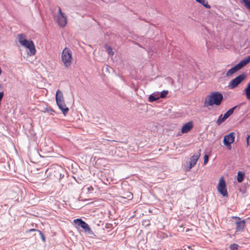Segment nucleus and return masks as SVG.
<instances>
[{
	"label": "nucleus",
	"instance_id": "39448f33",
	"mask_svg": "<svg viewBox=\"0 0 250 250\" xmlns=\"http://www.w3.org/2000/svg\"><path fill=\"white\" fill-rule=\"evenodd\" d=\"M217 189L218 191L223 196H228V192L226 189V185L225 181L223 177H221L218 185Z\"/></svg>",
	"mask_w": 250,
	"mask_h": 250
},
{
	"label": "nucleus",
	"instance_id": "423d86ee",
	"mask_svg": "<svg viewBox=\"0 0 250 250\" xmlns=\"http://www.w3.org/2000/svg\"><path fill=\"white\" fill-rule=\"evenodd\" d=\"M234 132H230L228 135H225L223 139V143L226 146L230 147L231 144L234 141L235 136Z\"/></svg>",
	"mask_w": 250,
	"mask_h": 250
},
{
	"label": "nucleus",
	"instance_id": "473e14b6",
	"mask_svg": "<svg viewBox=\"0 0 250 250\" xmlns=\"http://www.w3.org/2000/svg\"><path fill=\"white\" fill-rule=\"evenodd\" d=\"M208 161V156L205 155L204 157V164L206 165Z\"/></svg>",
	"mask_w": 250,
	"mask_h": 250
},
{
	"label": "nucleus",
	"instance_id": "f8f14e48",
	"mask_svg": "<svg viewBox=\"0 0 250 250\" xmlns=\"http://www.w3.org/2000/svg\"><path fill=\"white\" fill-rule=\"evenodd\" d=\"M57 105L64 116H65L68 112L69 108L66 107L64 101L57 103Z\"/></svg>",
	"mask_w": 250,
	"mask_h": 250
},
{
	"label": "nucleus",
	"instance_id": "6ab92c4d",
	"mask_svg": "<svg viewBox=\"0 0 250 250\" xmlns=\"http://www.w3.org/2000/svg\"><path fill=\"white\" fill-rule=\"evenodd\" d=\"M244 175L245 174L244 172H242V171H240L238 172L237 176V180L238 182L240 183L244 180Z\"/></svg>",
	"mask_w": 250,
	"mask_h": 250
},
{
	"label": "nucleus",
	"instance_id": "c85d7f7f",
	"mask_svg": "<svg viewBox=\"0 0 250 250\" xmlns=\"http://www.w3.org/2000/svg\"><path fill=\"white\" fill-rule=\"evenodd\" d=\"M239 246L236 244H233L230 245L229 249L230 250H237Z\"/></svg>",
	"mask_w": 250,
	"mask_h": 250
},
{
	"label": "nucleus",
	"instance_id": "2eb2a0df",
	"mask_svg": "<svg viewBox=\"0 0 250 250\" xmlns=\"http://www.w3.org/2000/svg\"><path fill=\"white\" fill-rule=\"evenodd\" d=\"M250 62V56H248L246 58L240 61L237 65L241 69L242 67L246 65Z\"/></svg>",
	"mask_w": 250,
	"mask_h": 250
},
{
	"label": "nucleus",
	"instance_id": "4be33fe9",
	"mask_svg": "<svg viewBox=\"0 0 250 250\" xmlns=\"http://www.w3.org/2000/svg\"><path fill=\"white\" fill-rule=\"evenodd\" d=\"M247 98L250 100V82L248 83L247 87L245 89Z\"/></svg>",
	"mask_w": 250,
	"mask_h": 250
},
{
	"label": "nucleus",
	"instance_id": "7c9ffc66",
	"mask_svg": "<svg viewBox=\"0 0 250 250\" xmlns=\"http://www.w3.org/2000/svg\"><path fill=\"white\" fill-rule=\"evenodd\" d=\"M38 232H39V234L41 235V237L42 240L43 242H45V236L43 234V233L41 231V230H38Z\"/></svg>",
	"mask_w": 250,
	"mask_h": 250
},
{
	"label": "nucleus",
	"instance_id": "20e7f679",
	"mask_svg": "<svg viewBox=\"0 0 250 250\" xmlns=\"http://www.w3.org/2000/svg\"><path fill=\"white\" fill-rule=\"evenodd\" d=\"M246 77V75L243 73L232 80L228 85L229 89H232L237 87L245 79Z\"/></svg>",
	"mask_w": 250,
	"mask_h": 250
},
{
	"label": "nucleus",
	"instance_id": "f704fd0d",
	"mask_svg": "<svg viewBox=\"0 0 250 250\" xmlns=\"http://www.w3.org/2000/svg\"><path fill=\"white\" fill-rule=\"evenodd\" d=\"M59 15H65L64 13H62V11H61V9L60 7H59Z\"/></svg>",
	"mask_w": 250,
	"mask_h": 250
},
{
	"label": "nucleus",
	"instance_id": "a878e982",
	"mask_svg": "<svg viewBox=\"0 0 250 250\" xmlns=\"http://www.w3.org/2000/svg\"><path fill=\"white\" fill-rule=\"evenodd\" d=\"M124 198L128 200L132 199L133 198V194L130 192H127L125 194V196H124Z\"/></svg>",
	"mask_w": 250,
	"mask_h": 250
},
{
	"label": "nucleus",
	"instance_id": "ddd939ff",
	"mask_svg": "<svg viewBox=\"0 0 250 250\" xmlns=\"http://www.w3.org/2000/svg\"><path fill=\"white\" fill-rule=\"evenodd\" d=\"M58 23L60 26L63 27L67 23L66 18L65 15H58L57 19Z\"/></svg>",
	"mask_w": 250,
	"mask_h": 250
},
{
	"label": "nucleus",
	"instance_id": "cd10ccee",
	"mask_svg": "<svg viewBox=\"0 0 250 250\" xmlns=\"http://www.w3.org/2000/svg\"><path fill=\"white\" fill-rule=\"evenodd\" d=\"M168 91L167 90H163L162 91L161 93H160V95L159 94V97H160V98H165L167 94H168Z\"/></svg>",
	"mask_w": 250,
	"mask_h": 250
},
{
	"label": "nucleus",
	"instance_id": "1a4fd4ad",
	"mask_svg": "<svg viewBox=\"0 0 250 250\" xmlns=\"http://www.w3.org/2000/svg\"><path fill=\"white\" fill-rule=\"evenodd\" d=\"M193 127V124L192 121H189L183 125L181 128V132L186 133L189 132Z\"/></svg>",
	"mask_w": 250,
	"mask_h": 250
},
{
	"label": "nucleus",
	"instance_id": "2f4dec72",
	"mask_svg": "<svg viewBox=\"0 0 250 250\" xmlns=\"http://www.w3.org/2000/svg\"><path fill=\"white\" fill-rule=\"evenodd\" d=\"M150 224V221L149 220H145L143 221V225L146 226H148Z\"/></svg>",
	"mask_w": 250,
	"mask_h": 250
},
{
	"label": "nucleus",
	"instance_id": "bb28decb",
	"mask_svg": "<svg viewBox=\"0 0 250 250\" xmlns=\"http://www.w3.org/2000/svg\"><path fill=\"white\" fill-rule=\"evenodd\" d=\"M44 112H47L49 113L50 115H53L55 113V111L52 109L51 107H45L44 108Z\"/></svg>",
	"mask_w": 250,
	"mask_h": 250
},
{
	"label": "nucleus",
	"instance_id": "9d476101",
	"mask_svg": "<svg viewBox=\"0 0 250 250\" xmlns=\"http://www.w3.org/2000/svg\"><path fill=\"white\" fill-rule=\"evenodd\" d=\"M63 171V169L62 167L60 166H57L55 170L52 172V174H53L54 176L57 179H61L63 176H62V172Z\"/></svg>",
	"mask_w": 250,
	"mask_h": 250
},
{
	"label": "nucleus",
	"instance_id": "e433bc0d",
	"mask_svg": "<svg viewBox=\"0 0 250 250\" xmlns=\"http://www.w3.org/2000/svg\"><path fill=\"white\" fill-rule=\"evenodd\" d=\"M250 137V135H249L248 137L247 138L248 145L249 144V138Z\"/></svg>",
	"mask_w": 250,
	"mask_h": 250
},
{
	"label": "nucleus",
	"instance_id": "aec40b11",
	"mask_svg": "<svg viewBox=\"0 0 250 250\" xmlns=\"http://www.w3.org/2000/svg\"><path fill=\"white\" fill-rule=\"evenodd\" d=\"M197 2L202 4L203 6L206 7V8L209 9L210 8V6L208 4V1L206 0H195Z\"/></svg>",
	"mask_w": 250,
	"mask_h": 250
},
{
	"label": "nucleus",
	"instance_id": "412c9836",
	"mask_svg": "<svg viewBox=\"0 0 250 250\" xmlns=\"http://www.w3.org/2000/svg\"><path fill=\"white\" fill-rule=\"evenodd\" d=\"M227 118H225V116L222 114L220 115L216 121V124L218 125H220L222 123L224 122Z\"/></svg>",
	"mask_w": 250,
	"mask_h": 250
},
{
	"label": "nucleus",
	"instance_id": "dca6fc26",
	"mask_svg": "<svg viewBox=\"0 0 250 250\" xmlns=\"http://www.w3.org/2000/svg\"><path fill=\"white\" fill-rule=\"evenodd\" d=\"M56 101L57 103L64 101V98L62 93L59 89L57 90L56 92Z\"/></svg>",
	"mask_w": 250,
	"mask_h": 250
},
{
	"label": "nucleus",
	"instance_id": "f3484780",
	"mask_svg": "<svg viewBox=\"0 0 250 250\" xmlns=\"http://www.w3.org/2000/svg\"><path fill=\"white\" fill-rule=\"evenodd\" d=\"M159 92H154L152 94L150 95L148 97V101L150 102H154L158 99H159Z\"/></svg>",
	"mask_w": 250,
	"mask_h": 250
},
{
	"label": "nucleus",
	"instance_id": "9b49d317",
	"mask_svg": "<svg viewBox=\"0 0 250 250\" xmlns=\"http://www.w3.org/2000/svg\"><path fill=\"white\" fill-rule=\"evenodd\" d=\"M74 222L76 225H77L78 227H81L83 229H86L87 228V226H88L87 223H86L84 221H83L81 218L76 219L74 220Z\"/></svg>",
	"mask_w": 250,
	"mask_h": 250
},
{
	"label": "nucleus",
	"instance_id": "6e6552de",
	"mask_svg": "<svg viewBox=\"0 0 250 250\" xmlns=\"http://www.w3.org/2000/svg\"><path fill=\"white\" fill-rule=\"evenodd\" d=\"M233 218L237 220L235 222L236 231H240L243 230L245 227L246 221L245 220H241V218L239 217H233Z\"/></svg>",
	"mask_w": 250,
	"mask_h": 250
},
{
	"label": "nucleus",
	"instance_id": "f257e3e1",
	"mask_svg": "<svg viewBox=\"0 0 250 250\" xmlns=\"http://www.w3.org/2000/svg\"><path fill=\"white\" fill-rule=\"evenodd\" d=\"M223 100V96L222 93L219 92H212L208 96V100L205 99L204 105L205 106L220 105Z\"/></svg>",
	"mask_w": 250,
	"mask_h": 250
},
{
	"label": "nucleus",
	"instance_id": "b1692460",
	"mask_svg": "<svg viewBox=\"0 0 250 250\" xmlns=\"http://www.w3.org/2000/svg\"><path fill=\"white\" fill-rule=\"evenodd\" d=\"M245 6L250 11V0H241Z\"/></svg>",
	"mask_w": 250,
	"mask_h": 250
},
{
	"label": "nucleus",
	"instance_id": "72a5a7b5",
	"mask_svg": "<svg viewBox=\"0 0 250 250\" xmlns=\"http://www.w3.org/2000/svg\"><path fill=\"white\" fill-rule=\"evenodd\" d=\"M38 230H39L38 229H30L29 230H27L26 231V232L28 233V232H32V231H37L38 232Z\"/></svg>",
	"mask_w": 250,
	"mask_h": 250
},
{
	"label": "nucleus",
	"instance_id": "f03ea898",
	"mask_svg": "<svg viewBox=\"0 0 250 250\" xmlns=\"http://www.w3.org/2000/svg\"><path fill=\"white\" fill-rule=\"evenodd\" d=\"M19 42L21 45L29 49L31 55L36 54V50L33 42L26 40L24 34L19 35Z\"/></svg>",
	"mask_w": 250,
	"mask_h": 250
},
{
	"label": "nucleus",
	"instance_id": "7ed1b4c3",
	"mask_svg": "<svg viewBox=\"0 0 250 250\" xmlns=\"http://www.w3.org/2000/svg\"><path fill=\"white\" fill-rule=\"evenodd\" d=\"M62 60L66 67H68L71 65L72 52L69 48L65 47L62 51Z\"/></svg>",
	"mask_w": 250,
	"mask_h": 250
},
{
	"label": "nucleus",
	"instance_id": "393cba45",
	"mask_svg": "<svg viewBox=\"0 0 250 250\" xmlns=\"http://www.w3.org/2000/svg\"><path fill=\"white\" fill-rule=\"evenodd\" d=\"M105 47L106 49V51L109 55L113 56L114 55V53L110 46L106 45Z\"/></svg>",
	"mask_w": 250,
	"mask_h": 250
},
{
	"label": "nucleus",
	"instance_id": "5701e85b",
	"mask_svg": "<svg viewBox=\"0 0 250 250\" xmlns=\"http://www.w3.org/2000/svg\"><path fill=\"white\" fill-rule=\"evenodd\" d=\"M83 189L86 191V193L87 194H91L93 193L94 190V188L92 186H84Z\"/></svg>",
	"mask_w": 250,
	"mask_h": 250
},
{
	"label": "nucleus",
	"instance_id": "a211bd4d",
	"mask_svg": "<svg viewBox=\"0 0 250 250\" xmlns=\"http://www.w3.org/2000/svg\"><path fill=\"white\" fill-rule=\"evenodd\" d=\"M238 105H236L233 106V107L229 109V110H228L224 114L225 118H227V119L231 115L233 114L234 110L236 109L237 107H238Z\"/></svg>",
	"mask_w": 250,
	"mask_h": 250
},
{
	"label": "nucleus",
	"instance_id": "c9c22d12",
	"mask_svg": "<svg viewBox=\"0 0 250 250\" xmlns=\"http://www.w3.org/2000/svg\"><path fill=\"white\" fill-rule=\"evenodd\" d=\"M3 97V92H0V101H1Z\"/></svg>",
	"mask_w": 250,
	"mask_h": 250
},
{
	"label": "nucleus",
	"instance_id": "c756f323",
	"mask_svg": "<svg viewBox=\"0 0 250 250\" xmlns=\"http://www.w3.org/2000/svg\"><path fill=\"white\" fill-rule=\"evenodd\" d=\"M84 231L86 232H88V233L89 234L94 235V236H95L94 234V232H93V231L89 228V226H87V228H86V229L84 230Z\"/></svg>",
	"mask_w": 250,
	"mask_h": 250
},
{
	"label": "nucleus",
	"instance_id": "4468645a",
	"mask_svg": "<svg viewBox=\"0 0 250 250\" xmlns=\"http://www.w3.org/2000/svg\"><path fill=\"white\" fill-rule=\"evenodd\" d=\"M240 68L236 64L234 67L229 69L226 73V75L227 77H229L232 76L236 72L240 70Z\"/></svg>",
	"mask_w": 250,
	"mask_h": 250
},
{
	"label": "nucleus",
	"instance_id": "0eeeda50",
	"mask_svg": "<svg viewBox=\"0 0 250 250\" xmlns=\"http://www.w3.org/2000/svg\"><path fill=\"white\" fill-rule=\"evenodd\" d=\"M201 151V149H199L197 153L194 154L190 158V160L188 162V168L189 169L193 167L196 164V163L200 156Z\"/></svg>",
	"mask_w": 250,
	"mask_h": 250
}]
</instances>
